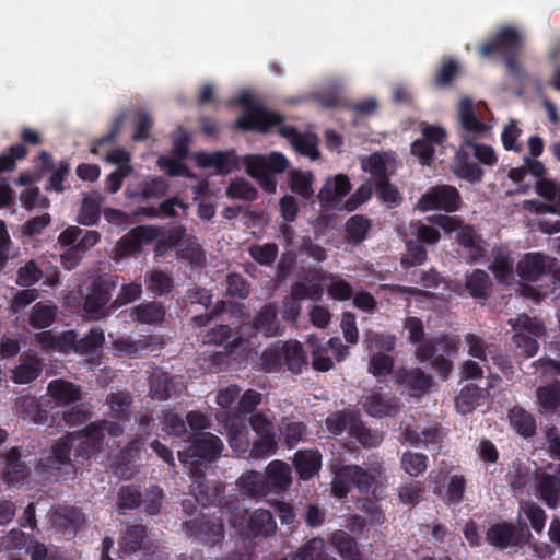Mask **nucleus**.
Instances as JSON below:
<instances>
[{
    "label": "nucleus",
    "mask_w": 560,
    "mask_h": 560,
    "mask_svg": "<svg viewBox=\"0 0 560 560\" xmlns=\"http://www.w3.org/2000/svg\"><path fill=\"white\" fill-rule=\"evenodd\" d=\"M224 490L221 481L207 479L203 469L195 467L190 485V494L195 500L203 506L219 508L221 514L229 515V522L234 527L242 525L245 512L240 511V500L236 494L225 495Z\"/></svg>",
    "instance_id": "nucleus-1"
},
{
    "label": "nucleus",
    "mask_w": 560,
    "mask_h": 560,
    "mask_svg": "<svg viewBox=\"0 0 560 560\" xmlns=\"http://www.w3.org/2000/svg\"><path fill=\"white\" fill-rule=\"evenodd\" d=\"M522 45L520 31L513 26H504L479 47V54L485 58L500 55L509 73L516 79H523L526 72L518 62Z\"/></svg>",
    "instance_id": "nucleus-2"
},
{
    "label": "nucleus",
    "mask_w": 560,
    "mask_h": 560,
    "mask_svg": "<svg viewBox=\"0 0 560 560\" xmlns=\"http://www.w3.org/2000/svg\"><path fill=\"white\" fill-rule=\"evenodd\" d=\"M306 364L305 351L296 340H278L268 346L260 357V366L266 373L288 370L293 374H300Z\"/></svg>",
    "instance_id": "nucleus-3"
},
{
    "label": "nucleus",
    "mask_w": 560,
    "mask_h": 560,
    "mask_svg": "<svg viewBox=\"0 0 560 560\" xmlns=\"http://www.w3.org/2000/svg\"><path fill=\"white\" fill-rule=\"evenodd\" d=\"M404 328L408 331V341L411 345L419 343L415 354L421 362L430 361L439 351H443L448 355H453L457 351V341L447 336L424 339V326L419 317H406Z\"/></svg>",
    "instance_id": "nucleus-4"
},
{
    "label": "nucleus",
    "mask_w": 560,
    "mask_h": 560,
    "mask_svg": "<svg viewBox=\"0 0 560 560\" xmlns=\"http://www.w3.org/2000/svg\"><path fill=\"white\" fill-rule=\"evenodd\" d=\"M237 103L244 108L241 117L235 121V127L240 130L257 131L265 135L284 121L283 115L269 110L260 104H255L248 94L240 95Z\"/></svg>",
    "instance_id": "nucleus-5"
},
{
    "label": "nucleus",
    "mask_w": 560,
    "mask_h": 560,
    "mask_svg": "<svg viewBox=\"0 0 560 560\" xmlns=\"http://www.w3.org/2000/svg\"><path fill=\"white\" fill-rule=\"evenodd\" d=\"M246 173L259 180L261 187L268 191L276 190V179L273 175L283 173L288 166V159L280 152H271L268 155L252 154L244 158Z\"/></svg>",
    "instance_id": "nucleus-6"
},
{
    "label": "nucleus",
    "mask_w": 560,
    "mask_h": 560,
    "mask_svg": "<svg viewBox=\"0 0 560 560\" xmlns=\"http://www.w3.org/2000/svg\"><path fill=\"white\" fill-rule=\"evenodd\" d=\"M189 445L178 451V459L183 464L199 467L203 462H213L223 450L221 439L210 432H192L188 435Z\"/></svg>",
    "instance_id": "nucleus-7"
},
{
    "label": "nucleus",
    "mask_w": 560,
    "mask_h": 560,
    "mask_svg": "<svg viewBox=\"0 0 560 560\" xmlns=\"http://www.w3.org/2000/svg\"><path fill=\"white\" fill-rule=\"evenodd\" d=\"M509 323L514 330L513 341L520 353L525 358L536 355L539 349L538 338L546 331L544 324L527 314H520Z\"/></svg>",
    "instance_id": "nucleus-8"
},
{
    "label": "nucleus",
    "mask_w": 560,
    "mask_h": 560,
    "mask_svg": "<svg viewBox=\"0 0 560 560\" xmlns=\"http://www.w3.org/2000/svg\"><path fill=\"white\" fill-rule=\"evenodd\" d=\"M462 196L455 186L440 184L430 187L418 199L416 208L421 212L444 211L453 213L460 209Z\"/></svg>",
    "instance_id": "nucleus-9"
},
{
    "label": "nucleus",
    "mask_w": 560,
    "mask_h": 560,
    "mask_svg": "<svg viewBox=\"0 0 560 560\" xmlns=\"http://www.w3.org/2000/svg\"><path fill=\"white\" fill-rule=\"evenodd\" d=\"M72 447V439L69 434L59 439L51 446L50 455L40 459L38 465L40 471L55 480L67 479V476L74 472V467L71 463Z\"/></svg>",
    "instance_id": "nucleus-10"
},
{
    "label": "nucleus",
    "mask_w": 560,
    "mask_h": 560,
    "mask_svg": "<svg viewBox=\"0 0 560 560\" xmlns=\"http://www.w3.org/2000/svg\"><path fill=\"white\" fill-rule=\"evenodd\" d=\"M113 277H98L92 285L90 293L84 299L83 311L91 319H100L105 315V306L108 304L112 298V292L116 287V282Z\"/></svg>",
    "instance_id": "nucleus-11"
},
{
    "label": "nucleus",
    "mask_w": 560,
    "mask_h": 560,
    "mask_svg": "<svg viewBox=\"0 0 560 560\" xmlns=\"http://www.w3.org/2000/svg\"><path fill=\"white\" fill-rule=\"evenodd\" d=\"M182 526L188 536L207 546H215L222 542L225 537L224 520L222 517L214 520L192 518L183 522Z\"/></svg>",
    "instance_id": "nucleus-12"
},
{
    "label": "nucleus",
    "mask_w": 560,
    "mask_h": 560,
    "mask_svg": "<svg viewBox=\"0 0 560 560\" xmlns=\"http://www.w3.org/2000/svg\"><path fill=\"white\" fill-rule=\"evenodd\" d=\"M121 552L128 556H148L152 552V541L148 528L141 524L127 525L118 540Z\"/></svg>",
    "instance_id": "nucleus-13"
},
{
    "label": "nucleus",
    "mask_w": 560,
    "mask_h": 560,
    "mask_svg": "<svg viewBox=\"0 0 560 560\" xmlns=\"http://www.w3.org/2000/svg\"><path fill=\"white\" fill-rule=\"evenodd\" d=\"M556 260L541 253H527L516 265L517 276L526 282H537L552 272Z\"/></svg>",
    "instance_id": "nucleus-14"
},
{
    "label": "nucleus",
    "mask_w": 560,
    "mask_h": 560,
    "mask_svg": "<svg viewBox=\"0 0 560 560\" xmlns=\"http://www.w3.org/2000/svg\"><path fill=\"white\" fill-rule=\"evenodd\" d=\"M394 382L410 392L412 397H422L433 385V377L420 368H398L395 370Z\"/></svg>",
    "instance_id": "nucleus-15"
},
{
    "label": "nucleus",
    "mask_w": 560,
    "mask_h": 560,
    "mask_svg": "<svg viewBox=\"0 0 560 560\" xmlns=\"http://www.w3.org/2000/svg\"><path fill=\"white\" fill-rule=\"evenodd\" d=\"M0 464L4 466L2 480L9 486L24 485L28 470L26 464L22 460L21 447L14 446L8 451L0 452Z\"/></svg>",
    "instance_id": "nucleus-16"
},
{
    "label": "nucleus",
    "mask_w": 560,
    "mask_h": 560,
    "mask_svg": "<svg viewBox=\"0 0 560 560\" xmlns=\"http://www.w3.org/2000/svg\"><path fill=\"white\" fill-rule=\"evenodd\" d=\"M277 127V132L285 138L298 153L313 161L319 158L318 139L315 135L302 133L294 126L283 125V122Z\"/></svg>",
    "instance_id": "nucleus-17"
},
{
    "label": "nucleus",
    "mask_w": 560,
    "mask_h": 560,
    "mask_svg": "<svg viewBox=\"0 0 560 560\" xmlns=\"http://www.w3.org/2000/svg\"><path fill=\"white\" fill-rule=\"evenodd\" d=\"M160 235L158 228L140 225L131 229L118 242V250L122 256H130L142 250L143 245L154 242Z\"/></svg>",
    "instance_id": "nucleus-18"
},
{
    "label": "nucleus",
    "mask_w": 560,
    "mask_h": 560,
    "mask_svg": "<svg viewBox=\"0 0 560 560\" xmlns=\"http://www.w3.org/2000/svg\"><path fill=\"white\" fill-rule=\"evenodd\" d=\"M249 337L262 335L264 337H277L282 335L283 328L278 319V310L273 303L265 304L253 317Z\"/></svg>",
    "instance_id": "nucleus-19"
},
{
    "label": "nucleus",
    "mask_w": 560,
    "mask_h": 560,
    "mask_svg": "<svg viewBox=\"0 0 560 560\" xmlns=\"http://www.w3.org/2000/svg\"><path fill=\"white\" fill-rule=\"evenodd\" d=\"M51 525L57 533L75 535L84 525L85 516L80 509L70 505H59L51 514Z\"/></svg>",
    "instance_id": "nucleus-20"
},
{
    "label": "nucleus",
    "mask_w": 560,
    "mask_h": 560,
    "mask_svg": "<svg viewBox=\"0 0 560 560\" xmlns=\"http://www.w3.org/2000/svg\"><path fill=\"white\" fill-rule=\"evenodd\" d=\"M351 190V183L347 175L338 174L328 178L318 192V200L324 208H336Z\"/></svg>",
    "instance_id": "nucleus-21"
},
{
    "label": "nucleus",
    "mask_w": 560,
    "mask_h": 560,
    "mask_svg": "<svg viewBox=\"0 0 560 560\" xmlns=\"http://www.w3.org/2000/svg\"><path fill=\"white\" fill-rule=\"evenodd\" d=\"M536 495L549 509L556 510L560 506V477L549 472H537L535 475Z\"/></svg>",
    "instance_id": "nucleus-22"
},
{
    "label": "nucleus",
    "mask_w": 560,
    "mask_h": 560,
    "mask_svg": "<svg viewBox=\"0 0 560 560\" xmlns=\"http://www.w3.org/2000/svg\"><path fill=\"white\" fill-rule=\"evenodd\" d=\"M384 468L378 463L371 464L366 469L359 465H349L346 476H351L357 487L362 493L374 491V486L382 479Z\"/></svg>",
    "instance_id": "nucleus-23"
},
{
    "label": "nucleus",
    "mask_w": 560,
    "mask_h": 560,
    "mask_svg": "<svg viewBox=\"0 0 560 560\" xmlns=\"http://www.w3.org/2000/svg\"><path fill=\"white\" fill-rule=\"evenodd\" d=\"M364 411L373 418L395 417L399 411V404L395 396L372 393L362 402Z\"/></svg>",
    "instance_id": "nucleus-24"
},
{
    "label": "nucleus",
    "mask_w": 560,
    "mask_h": 560,
    "mask_svg": "<svg viewBox=\"0 0 560 560\" xmlns=\"http://www.w3.org/2000/svg\"><path fill=\"white\" fill-rule=\"evenodd\" d=\"M291 467L283 460H271L265 470V478L270 493L279 494L292 483Z\"/></svg>",
    "instance_id": "nucleus-25"
},
{
    "label": "nucleus",
    "mask_w": 560,
    "mask_h": 560,
    "mask_svg": "<svg viewBox=\"0 0 560 560\" xmlns=\"http://www.w3.org/2000/svg\"><path fill=\"white\" fill-rule=\"evenodd\" d=\"M492 388V383L486 384L485 387L476 384H467L460 389L459 395L455 399L457 410L463 415L474 411L480 400L485 399Z\"/></svg>",
    "instance_id": "nucleus-26"
},
{
    "label": "nucleus",
    "mask_w": 560,
    "mask_h": 560,
    "mask_svg": "<svg viewBox=\"0 0 560 560\" xmlns=\"http://www.w3.org/2000/svg\"><path fill=\"white\" fill-rule=\"evenodd\" d=\"M14 412L23 420L37 424L48 422L49 412L40 407L37 398L32 395H23L15 400Z\"/></svg>",
    "instance_id": "nucleus-27"
},
{
    "label": "nucleus",
    "mask_w": 560,
    "mask_h": 560,
    "mask_svg": "<svg viewBox=\"0 0 560 560\" xmlns=\"http://www.w3.org/2000/svg\"><path fill=\"white\" fill-rule=\"evenodd\" d=\"M538 411L541 415H555L560 409V381L553 380L550 383L539 386L536 389Z\"/></svg>",
    "instance_id": "nucleus-28"
},
{
    "label": "nucleus",
    "mask_w": 560,
    "mask_h": 560,
    "mask_svg": "<svg viewBox=\"0 0 560 560\" xmlns=\"http://www.w3.org/2000/svg\"><path fill=\"white\" fill-rule=\"evenodd\" d=\"M293 466L302 480H310L322 467V454L317 450H300L294 454Z\"/></svg>",
    "instance_id": "nucleus-29"
},
{
    "label": "nucleus",
    "mask_w": 560,
    "mask_h": 560,
    "mask_svg": "<svg viewBox=\"0 0 560 560\" xmlns=\"http://www.w3.org/2000/svg\"><path fill=\"white\" fill-rule=\"evenodd\" d=\"M246 528L249 536L269 537L276 533L277 524L270 511L257 509L249 515Z\"/></svg>",
    "instance_id": "nucleus-30"
},
{
    "label": "nucleus",
    "mask_w": 560,
    "mask_h": 560,
    "mask_svg": "<svg viewBox=\"0 0 560 560\" xmlns=\"http://www.w3.org/2000/svg\"><path fill=\"white\" fill-rule=\"evenodd\" d=\"M84 440L81 441L77 448V455L85 458L91 457L97 452L105 438L104 430L102 429V421H94L89 423L83 430Z\"/></svg>",
    "instance_id": "nucleus-31"
},
{
    "label": "nucleus",
    "mask_w": 560,
    "mask_h": 560,
    "mask_svg": "<svg viewBox=\"0 0 560 560\" xmlns=\"http://www.w3.org/2000/svg\"><path fill=\"white\" fill-rule=\"evenodd\" d=\"M508 418L512 429L525 439L536 434L537 424L535 417L525 408L516 405L509 410Z\"/></svg>",
    "instance_id": "nucleus-32"
},
{
    "label": "nucleus",
    "mask_w": 560,
    "mask_h": 560,
    "mask_svg": "<svg viewBox=\"0 0 560 560\" xmlns=\"http://www.w3.org/2000/svg\"><path fill=\"white\" fill-rule=\"evenodd\" d=\"M47 392L59 405H70L81 398L80 386L62 378H56L49 382Z\"/></svg>",
    "instance_id": "nucleus-33"
},
{
    "label": "nucleus",
    "mask_w": 560,
    "mask_h": 560,
    "mask_svg": "<svg viewBox=\"0 0 560 560\" xmlns=\"http://www.w3.org/2000/svg\"><path fill=\"white\" fill-rule=\"evenodd\" d=\"M487 540L499 549H505L518 544L514 526L505 522L491 525L487 532Z\"/></svg>",
    "instance_id": "nucleus-34"
},
{
    "label": "nucleus",
    "mask_w": 560,
    "mask_h": 560,
    "mask_svg": "<svg viewBox=\"0 0 560 560\" xmlns=\"http://www.w3.org/2000/svg\"><path fill=\"white\" fill-rule=\"evenodd\" d=\"M514 260L510 253L502 247L493 249V259L489 265V269L500 283H506L513 276Z\"/></svg>",
    "instance_id": "nucleus-35"
},
{
    "label": "nucleus",
    "mask_w": 560,
    "mask_h": 560,
    "mask_svg": "<svg viewBox=\"0 0 560 560\" xmlns=\"http://www.w3.org/2000/svg\"><path fill=\"white\" fill-rule=\"evenodd\" d=\"M453 173L471 184H477L482 180L483 170L476 163L469 160V156L464 151L456 153L455 165L453 166Z\"/></svg>",
    "instance_id": "nucleus-36"
},
{
    "label": "nucleus",
    "mask_w": 560,
    "mask_h": 560,
    "mask_svg": "<svg viewBox=\"0 0 560 560\" xmlns=\"http://www.w3.org/2000/svg\"><path fill=\"white\" fill-rule=\"evenodd\" d=\"M329 541L331 546L337 550V552L343 558L348 560H359L360 551L358 547L357 539L351 536L349 533L342 529L335 530Z\"/></svg>",
    "instance_id": "nucleus-37"
},
{
    "label": "nucleus",
    "mask_w": 560,
    "mask_h": 560,
    "mask_svg": "<svg viewBox=\"0 0 560 560\" xmlns=\"http://www.w3.org/2000/svg\"><path fill=\"white\" fill-rule=\"evenodd\" d=\"M240 487L250 498H264L270 493L264 474L247 471L240 477Z\"/></svg>",
    "instance_id": "nucleus-38"
},
{
    "label": "nucleus",
    "mask_w": 560,
    "mask_h": 560,
    "mask_svg": "<svg viewBox=\"0 0 560 560\" xmlns=\"http://www.w3.org/2000/svg\"><path fill=\"white\" fill-rule=\"evenodd\" d=\"M372 228V220L363 214L350 217L345 224V232L349 243L360 244L366 237Z\"/></svg>",
    "instance_id": "nucleus-39"
},
{
    "label": "nucleus",
    "mask_w": 560,
    "mask_h": 560,
    "mask_svg": "<svg viewBox=\"0 0 560 560\" xmlns=\"http://www.w3.org/2000/svg\"><path fill=\"white\" fill-rule=\"evenodd\" d=\"M350 435L366 448L378 446L384 439L382 432L368 428L359 415L351 425Z\"/></svg>",
    "instance_id": "nucleus-40"
},
{
    "label": "nucleus",
    "mask_w": 560,
    "mask_h": 560,
    "mask_svg": "<svg viewBox=\"0 0 560 560\" xmlns=\"http://www.w3.org/2000/svg\"><path fill=\"white\" fill-rule=\"evenodd\" d=\"M42 370L40 361L30 355L13 369L12 380L16 384H28L40 375Z\"/></svg>",
    "instance_id": "nucleus-41"
},
{
    "label": "nucleus",
    "mask_w": 560,
    "mask_h": 560,
    "mask_svg": "<svg viewBox=\"0 0 560 560\" xmlns=\"http://www.w3.org/2000/svg\"><path fill=\"white\" fill-rule=\"evenodd\" d=\"M491 285L492 281L489 275L482 269H475L466 277V288L474 299L486 300Z\"/></svg>",
    "instance_id": "nucleus-42"
},
{
    "label": "nucleus",
    "mask_w": 560,
    "mask_h": 560,
    "mask_svg": "<svg viewBox=\"0 0 560 560\" xmlns=\"http://www.w3.org/2000/svg\"><path fill=\"white\" fill-rule=\"evenodd\" d=\"M135 319L142 324H161L165 317V308L159 302L141 303L133 310Z\"/></svg>",
    "instance_id": "nucleus-43"
},
{
    "label": "nucleus",
    "mask_w": 560,
    "mask_h": 560,
    "mask_svg": "<svg viewBox=\"0 0 560 560\" xmlns=\"http://www.w3.org/2000/svg\"><path fill=\"white\" fill-rule=\"evenodd\" d=\"M357 417L358 413L349 409L335 411L326 418V429L335 436L341 435L347 430L350 432L351 425Z\"/></svg>",
    "instance_id": "nucleus-44"
},
{
    "label": "nucleus",
    "mask_w": 560,
    "mask_h": 560,
    "mask_svg": "<svg viewBox=\"0 0 560 560\" xmlns=\"http://www.w3.org/2000/svg\"><path fill=\"white\" fill-rule=\"evenodd\" d=\"M458 117L462 127L469 132L480 133L485 130V124L477 117L474 103L470 98L460 100L458 105Z\"/></svg>",
    "instance_id": "nucleus-45"
},
{
    "label": "nucleus",
    "mask_w": 560,
    "mask_h": 560,
    "mask_svg": "<svg viewBox=\"0 0 560 560\" xmlns=\"http://www.w3.org/2000/svg\"><path fill=\"white\" fill-rule=\"evenodd\" d=\"M460 65L454 58H443L434 74V84L438 88L451 86L459 75Z\"/></svg>",
    "instance_id": "nucleus-46"
},
{
    "label": "nucleus",
    "mask_w": 560,
    "mask_h": 560,
    "mask_svg": "<svg viewBox=\"0 0 560 560\" xmlns=\"http://www.w3.org/2000/svg\"><path fill=\"white\" fill-rule=\"evenodd\" d=\"M142 503V495L137 486H121L117 493L116 508L120 514L138 509Z\"/></svg>",
    "instance_id": "nucleus-47"
},
{
    "label": "nucleus",
    "mask_w": 560,
    "mask_h": 560,
    "mask_svg": "<svg viewBox=\"0 0 560 560\" xmlns=\"http://www.w3.org/2000/svg\"><path fill=\"white\" fill-rule=\"evenodd\" d=\"M279 430L284 438V443L289 448L295 447L307 431V425L302 421H290L288 418H282L279 423Z\"/></svg>",
    "instance_id": "nucleus-48"
},
{
    "label": "nucleus",
    "mask_w": 560,
    "mask_h": 560,
    "mask_svg": "<svg viewBox=\"0 0 560 560\" xmlns=\"http://www.w3.org/2000/svg\"><path fill=\"white\" fill-rule=\"evenodd\" d=\"M313 180L312 172L293 170L290 173V189L304 199H311L314 195Z\"/></svg>",
    "instance_id": "nucleus-49"
},
{
    "label": "nucleus",
    "mask_w": 560,
    "mask_h": 560,
    "mask_svg": "<svg viewBox=\"0 0 560 560\" xmlns=\"http://www.w3.org/2000/svg\"><path fill=\"white\" fill-rule=\"evenodd\" d=\"M144 282L148 291L158 296L168 294L174 287L173 278L162 270L147 273Z\"/></svg>",
    "instance_id": "nucleus-50"
},
{
    "label": "nucleus",
    "mask_w": 560,
    "mask_h": 560,
    "mask_svg": "<svg viewBox=\"0 0 560 560\" xmlns=\"http://www.w3.org/2000/svg\"><path fill=\"white\" fill-rule=\"evenodd\" d=\"M229 444L231 448L238 455L245 456L248 454L252 443L247 427L244 424L233 423L229 431Z\"/></svg>",
    "instance_id": "nucleus-51"
},
{
    "label": "nucleus",
    "mask_w": 560,
    "mask_h": 560,
    "mask_svg": "<svg viewBox=\"0 0 560 560\" xmlns=\"http://www.w3.org/2000/svg\"><path fill=\"white\" fill-rule=\"evenodd\" d=\"M104 342L105 336L103 329L91 328L84 337L78 338L75 353L91 354L102 348Z\"/></svg>",
    "instance_id": "nucleus-52"
},
{
    "label": "nucleus",
    "mask_w": 560,
    "mask_h": 560,
    "mask_svg": "<svg viewBox=\"0 0 560 560\" xmlns=\"http://www.w3.org/2000/svg\"><path fill=\"white\" fill-rule=\"evenodd\" d=\"M28 154L26 145L15 143L0 154V174L12 172L16 167V161L23 160Z\"/></svg>",
    "instance_id": "nucleus-53"
},
{
    "label": "nucleus",
    "mask_w": 560,
    "mask_h": 560,
    "mask_svg": "<svg viewBox=\"0 0 560 560\" xmlns=\"http://www.w3.org/2000/svg\"><path fill=\"white\" fill-rule=\"evenodd\" d=\"M375 191L378 199L389 208L397 207L402 202V196L398 188L390 183L389 177L375 180Z\"/></svg>",
    "instance_id": "nucleus-54"
},
{
    "label": "nucleus",
    "mask_w": 560,
    "mask_h": 560,
    "mask_svg": "<svg viewBox=\"0 0 560 560\" xmlns=\"http://www.w3.org/2000/svg\"><path fill=\"white\" fill-rule=\"evenodd\" d=\"M226 196L231 199L254 201L258 196V191L247 179L236 178L230 183Z\"/></svg>",
    "instance_id": "nucleus-55"
},
{
    "label": "nucleus",
    "mask_w": 560,
    "mask_h": 560,
    "mask_svg": "<svg viewBox=\"0 0 560 560\" xmlns=\"http://www.w3.org/2000/svg\"><path fill=\"white\" fill-rule=\"evenodd\" d=\"M56 318V307L37 303L30 315V324L36 329L49 327Z\"/></svg>",
    "instance_id": "nucleus-56"
},
{
    "label": "nucleus",
    "mask_w": 560,
    "mask_h": 560,
    "mask_svg": "<svg viewBox=\"0 0 560 560\" xmlns=\"http://www.w3.org/2000/svg\"><path fill=\"white\" fill-rule=\"evenodd\" d=\"M465 490V477L463 475H453L448 479L446 491L444 495H442V500L448 505H456L463 501Z\"/></svg>",
    "instance_id": "nucleus-57"
},
{
    "label": "nucleus",
    "mask_w": 560,
    "mask_h": 560,
    "mask_svg": "<svg viewBox=\"0 0 560 560\" xmlns=\"http://www.w3.org/2000/svg\"><path fill=\"white\" fill-rule=\"evenodd\" d=\"M248 253L259 265L271 266L278 257L279 248L275 243L256 244L249 247Z\"/></svg>",
    "instance_id": "nucleus-58"
},
{
    "label": "nucleus",
    "mask_w": 560,
    "mask_h": 560,
    "mask_svg": "<svg viewBox=\"0 0 560 560\" xmlns=\"http://www.w3.org/2000/svg\"><path fill=\"white\" fill-rule=\"evenodd\" d=\"M241 336L230 325H217L208 332V341L226 347L236 346Z\"/></svg>",
    "instance_id": "nucleus-59"
},
{
    "label": "nucleus",
    "mask_w": 560,
    "mask_h": 560,
    "mask_svg": "<svg viewBox=\"0 0 560 560\" xmlns=\"http://www.w3.org/2000/svg\"><path fill=\"white\" fill-rule=\"evenodd\" d=\"M183 301L189 306L199 305L207 311L212 305V293L210 290L195 284L185 291Z\"/></svg>",
    "instance_id": "nucleus-60"
},
{
    "label": "nucleus",
    "mask_w": 560,
    "mask_h": 560,
    "mask_svg": "<svg viewBox=\"0 0 560 560\" xmlns=\"http://www.w3.org/2000/svg\"><path fill=\"white\" fill-rule=\"evenodd\" d=\"M277 452V442L275 435L258 436V440L252 443L248 456L255 459L267 458Z\"/></svg>",
    "instance_id": "nucleus-61"
},
{
    "label": "nucleus",
    "mask_w": 560,
    "mask_h": 560,
    "mask_svg": "<svg viewBox=\"0 0 560 560\" xmlns=\"http://www.w3.org/2000/svg\"><path fill=\"white\" fill-rule=\"evenodd\" d=\"M401 466L409 476L418 477L423 474L428 467V456L422 453H404Z\"/></svg>",
    "instance_id": "nucleus-62"
},
{
    "label": "nucleus",
    "mask_w": 560,
    "mask_h": 560,
    "mask_svg": "<svg viewBox=\"0 0 560 560\" xmlns=\"http://www.w3.org/2000/svg\"><path fill=\"white\" fill-rule=\"evenodd\" d=\"M425 487L423 482L410 481L398 488V497L401 503L415 506L420 502Z\"/></svg>",
    "instance_id": "nucleus-63"
},
{
    "label": "nucleus",
    "mask_w": 560,
    "mask_h": 560,
    "mask_svg": "<svg viewBox=\"0 0 560 560\" xmlns=\"http://www.w3.org/2000/svg\"><path fill=\"white\" fill-rule=\"evenodd\" d=\"M326 556H328V553L325 551V540L320 537H316L298 549L295 560H318Z\"/></svg>",
    "instance_id": "nucleus-64"
}]
</instances>
